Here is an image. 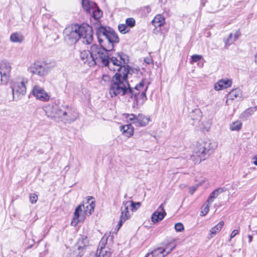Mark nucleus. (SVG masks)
<instances>
[{
    "instance_id": "f257e3e1",
    "label": "nucleus",
    "mask_w": 257,
    "mask_h": 257,
    "mask_svg": "<svg viewBox=\"0 0 257 257\" xmlns=\"http://www.w3.org/2000/svg\"><path fill=\"white\" fill-rule=\"evenodd\" d=\"M128 57L123 53H117L110 58H107V63L104 66L112 71L118 72L112 77V83L109 89L111 97L119 95L124 96L127 101L135 100L137 107L142 106L147 100L146 91L148 88L144 80L131 88L127 81L130 67L127 65Z\"/></svg>"
},
{
    "instance_id": "f03ea898",
    "label": "nucleus",
    "mask_w": 257,
    "mask_h": 257,
    "mask_svg": "<svg viewBox=\"0 0 257 257\" xmlns=\"http://www.w3.org/2000/svg\"><path fill=\"white\" fill-rule=\"evenodd\" d=\"M98 42L102 47L106 49H113L114 44L119 42V38L111 28L101 25L97 21L94 24Z\"/></svg>"
},
{
    "instance_id": "7ed1b4c3",
    "label": "nucleus",
    "mask_w": 257,
    "mask_h": 257,
    "mask_svg": "<svg viewBox=\"0 0 257 257\" xmlns=\"http://www.w3.org/2000/svg\"><path fill=\"white\" fill-rule=\"evenodd\" d=\"M216 147V143L209 140L201 142L194 149L191 159L195 164H199L206 160Z\"/></svg>"
},
{
    "instance_id": "20e7f679",
    "label": "nucleus",
    "mask_w": 257,
    "mask_h": 257,
    "mask_svg": "<svg viewBox=\"0 0 257 257\" xmlns=\"http://www.w3.org/2000/svg\"><path fill=\"white\" fill-rule=\"evenodd\" d=\"M28 82V79L26 77L19 78L14 80L12 84L13 98L18 101L24 96L26 92V84Z\"/></svg>"
},
{
    "instance_id": "39448f33",
    "label": "nucleus",
    "mask_w": 257,
    "mask_h": 257,
    "mask_svg": "<svg viewBox=\"0 0 257 257\" xmlns=\"http://www.w3.org/2000/svg\"><path fill=\"white\" fill-rule=\"evenodd\" d=\"M113 49H108L104 47H100L96 44H93L91 47V53L95 65L101 63L103 65L107 63V58H108V52Z\"/></svg>"
},
{
    "instance_id": "423d86ee",
    "label": "nucleus",
    "mask_w": 257,
    "mask_h": 257,
    "mask_svg": "<svg viewBox=\"0 0 257 257\" xmlns=\"http://www.w3.org/2000/svg\"><path fill=\"white\" fill-rule=\"evenodd\" d=\"M78 28V24H75L68 26L64 29V40L67 44L72 45L80 39Z\"/></svg>"
},
{
    "instance_id": "0eeeda50",
    "label": "nucleus",
    "mask_w": 257,
    "mask_h": 257,
    "mask_svg": "<svg viewBox=\"0 0 257 257\" xmlns=\"http://www.w3.org/2000/svg\"><path fill=\"white\" fill-rule=\"evenodd\" d=\"M50 70V67L45 62H35L28 68V71L32 74L40 77L46 76Z\"/></svg>"
},
{
    "instance_id": "6e6552de",
    "label": "nucleus",
    "mask_w": 257,
    "mask_h": 257,
    "mask_svg": "<svg viewBox=\"0 0 257 257\" xmlns=\"http://www.w3.org/2000/svg\"><path fill=\"white\" fill-rule=\"evenodd\" d=\"M109 237L111 239L109 235L104 234L99 242L97 253L90 254L89 257H110L111 252L107 245V241Z\"/></svg>"
},
{
    "instance_id": "1a4fd4ad",
    "label": "nucleus",
    "mask_w": 257,
    "mask_h": 257,
    "mask_svg": "<svg viewBox=\"0 0 257 257\" xmlns=\"http://www.w3.org/2000/svg\"><path fill=\"white\" fill-rule=\"evenodd\" d=\"M124 115L127 122H131L136 126H145L150 121V117L142 113H139L137 115L133 113L124 114Z\"/></svg>"
},
{
    "instance_id": "9d476101",
    "label": "nucleus",
    "mask_w": 257,
    "mask_h": 257,
    "mask_svg": "<svg viewBox=\"0 0 257 257\" xmlns=\"http://www.w3.org/2000/svg\"><path fill=\"white\" fill-rule=\"evenodd\" d=\"M78 34L80 39L82 40L84 43L90 44L93 41V31L91 27L87 24L78 25Z\"/></svg>"
},
{
    "instance_id": "9b49d317",
    "label": "nucleus",
    "mask_w": 257,
    "mask_h": 257,
    "mask_svg": "<svg viewBox=\"0 0 257 257\" xmlns=\"http://www.w3.org/2000/svg\"><path fill=\"white\" fill-rule=\"evenodd\" d=\"M60 113V118H63L69 123L73 122L78 117V113L76 110L68 106H62Z\"/></svg>"
},
{
    "instance_id": "f8f14e48",
    "label": "nucleus",
    "mask_w": 257,
    "mask_h": 257,
    "mask_svg": "<svg viewBox=\"0 0 257 257\" xmlns=\"http://www.w3.org/2000/svg\"><path fill=\"white\" fill-rule=\"evenodd\" d=\"M11 65L9 62L3 60L0 62V75L2 84H7L11 76Z\"/></svg>"
},
{
    "instance_id": "ddd939ff",
    "label": "nucleus",
    "mask_w": 257,
    "mask_h": 257,
    "mask_svg": "<svg viewBox=\"0 0 257 257\" xmlns=\"http://www.w3.org/2000/svg\"><path fill=\"white\" fill-rule=\"evenodd\" d=\"M32 95L38 100L46 102L50 99V95L45 89L39 85H35L32 90Z\"/></svg>"
},
{
    "instance_id": "4468645a",
    "label": "nucleus",
    "mask_w": 257,
    "mask_h": 257,
    "mask_svg": "<svg viewBox=\"0 0 257 257\" xmlns=\"http://www.w3.org/2000/svg\"><path fill=\"white\" fill-rule=\"evenodd\" d=\"M46 114L48 117L51 118H60L61 107L57 105L48 104L43 108Z\"/></svg>"
},
{
    "instance_id": "2eb2a0df",
    "label": "nucleus",
    "mask_w": 257,
    "mask_h": 257,
    "mask_svg": "<svg viewBox=\"0 0 257 257\" xmlns=\"http://www.w3.org/2000/svg\"><path fill=\"white\" fill-rule=\"evenodd\" d=\"M86 216H88L85 210L82 208V206L79 205L75 209L73 218L71 224L76 226L78 223L84 221Z\"/></svg>"
},
{
    "instance_id": "dca6fc26",
    "label": "nucleus",
    "mask_w": 257,
    "mask_h": 257,
    "mask_svg": "<svg viewBox=\"0 0 257 257\" xmlns=\"http://www.w3.org/2000/svg\"><path fill=\"white\" fill-rule=\"evenodd\" d=\"M130 203L128 201H123L121 207V214L120 220L117 224L118 229L122 226L123 223L128 219L131 215L130 212L128 211Z\"/></svg>"
},
{
    "instance_id": "f3484780",
    "label": "nucleus",
    "mask_w": 257,
    "mask_h": 257,
    "mask_svg": "<svg viewBox=\"0 0 257 257\" xmlns=\"http://www.w3.org/2000/svg\"><path fill=\"white\" fill-rule=\"evenodd\" d=\"M166 215V212L164 209L163 204H161L152 214L151 216L152 221L154 223L158 222L162 220Z\"/></svg>"
},
{
    "instance_id": "a211bd4d",
    "label": "nucleus",
    "mask_w": 257,
    "mask_h": 257,
    "mask_svg": "<svg viewBox=\"0 0 257 257\" xmlns=\"http://www.w3.org/2000/svg\"><path fill=\"white\" fill-rule=\"evenodd\" d=\"M80 57L82 62L91 67L95 65L94 58L91 55V49L90 51L84 50L80 53Z\"/></svg>"
},
{
    "instance_id": "6ab92c4d",
    "label": "nucleus",
    "mask_w": 257,
    "mask_h": 257,
    "mask_svg": "<svg viewBox=\"0 0 257 257\" xmlns=\"http://www.w3.org/2000/svg\"><path fill=\"white\" fill-rule=\"evenodd\" d=\"M164 23V18L161 15H157L152 21V24L155 27L153 30L154 33L158 34L161 31V27Z\"/></svg>"
},
{
    "instance_id": "aec40b11",
    "label": "nucleus",
    "mask_w": 257,
    "mask_h": 257,
    "mask_svg": "<svg viewBox=\"0 0 257 257\" xmlns=\"http://www.w3.org/2000/svg\"><path fill=\"white\" fill-rule=\"evenodd\" d=\"M232 81L229 79H222L218 81L214 85L215 90L219 91L230 87Z\"/></svg>"
},
{
    "instance_id": "412c9836",
    "label": "nucleus",
    "mask_w": 257,
    "mask_h": 257,
    "mask_svg": "<svg viewBox=\"0 0 257 257\" xmlns=\"http://www.w3.org/2000/svg\"><path fill=\"white\" fill-rule=\"evenodd\" d=\"M92 199V197L90 198H88L86 202L83 203L82 204L79 205L82 206V208L84 209L85 212L87 213L88 215H90L91 214L92 212L94 210V208L95 207L94 201H92L90 202V200Z\"/></svg>"
},
{
    "instance_id": "4be33fe9",
    "label": "nucleus",
    "mask_w": 257,
    "mask_h": 257,
    "mask_svg": "<svg viewBox=\"0 0 257 257\" xmlns=\"http://www.w3.org/2000/svg\"><path fill=\"white\" fill-rule=\"evenodd\" d=\"M165 251L163 249L161 246L154 248L151 252H149L145 257H165L166 255L165 254Z\"/></svg>"
},
{
    "instance_id": "5701e85b",
    "label": "nucleus",
    "mask_w": 257,
    "mask_h": 257,
    "mask_svg": "<svg viewBox=\"0 0 257 257\" xmlns=\"http://www.w3.org/2000/svg\"><path fill=\"white\" fill-rule=\"evenodd\" d=\"M240 35L239 30L236 31L233 34L230 33L227 38L224 40L225 46H229L234 43L239 38Z\"/></svg>"
},
{
    "instance_id": "b1692460",
    "label": "nucleus",
    "mask_w": 257,
    "mask_h": 257,
    "mask_svg": "<svg viewBox=\"0 0 257 257\" xmlns=\"http://www.w3.org/2000/svg\"><path fill=\"white\" fill-rule=\"evenodd\" d=\"M82 5L84 10L88 13H91V11L95 9L96 5L93 2L88 0H82Z\"/></svg>"
},
{
    "instance_id": "393cba45",
    "label": "nucleus",
    "mask_w": 257,
    "mask_h": 257,
    "mask_svg": "<svg viewBox=\"0 0 257 257\" xmlns=\"http://www.w3.org/2000/svg\"><path fill=\"white\" fill-rule=\"evenodd\" d=\"M190 116L193 120L199 122L202 116V113L200 109L196 108L192 110Z\"/></svg>"
},
{
    "instance_id": "a878e982",
    "label": "nucleus",
    "mask_w": 257,
    "mask_h": 257,
    "mask_svg": "<svg viewBox=\"0 0 257 257\" xmlns=\"http://www.w3.org/2000/svg\"><path fill=\"white\" fill-rule=\"evenodd\" d=\"M242 95L241 92L239 89L236 88L232 90L227 95V99L233 100L234 99H238L241 98ZM228 103V100H226Z\"/></svg>"
},
{
    "instance_id": "bb28decb",
    "label": "nucleus",
    "mask_w": 257,
    "mask_h": 257,
    "mask_svg": "<svg viewBox=\"0 0 257 257\" xmlns=\"http://www.w3.org/2000/svg\"><path fill=\"white\" fill-rule=\"evenodd\" d=\"M121 131L127 137H130L134 134V127L131 124L120 126Z\"/></svg>"
},
{
    "instance_id": "cd10ccee",
    "label": "nucleus",
    "mask_w": 257,
    "mask_h": 257,
    "mask_svg": "<svg viewBox=\"0 0 257 257\" xmlns=\"http://www.w3.org/2000/svg\"><path fill=\"white\" fill-rule=\"evenodd\" d=\"M24 40V37L22 34L19 32L13 33L10 36V40L13 43H21Z\"/></svg>"
},
{
    "instance_id": "c85d7f7f",
    "label": "nucleus",
    "mask_w": 257,
    "mask_h": 257,
    "mask_svg": "<svg viewBox=\"0 0 257 257\" xmlns=\"http://www.w3.org/2000/svg\"><path fill=\"white\" fill-rule=\"evenodd\" d=\"M223 188H219L213 191L210 195L207 201L208 204H211L213 201L214 199L216 198L220 193L223 192Z\"/></svg>"
},
{
    "instance_id": "c756f323",
    "label": "nucleus",
    "mask_w": 257,
    "mask_h": 257,
    "mask_svg": "<svg viewBox=\"0 0 257 257\" xmlns=\"http://www.w3.org/2000/svg\"><path fill=\"white\" fill-rule=\"evenodd\" d=\"M88 244V240L86 236H82L77 242V246L78 250L83 249Z\"/></svg>"
},
{
    "instance_id": "7c9ffc66",
    "label": "nucleus",
    "mask_w": 257,
    "mask_h": 257,
    "mask_svg": "<svg viewBox=\"0 0 257 257\" xmlns=\"http://www.w3.org/2000/svg\"><path fill=\"white\" fill-rule=\"evenodd\" d=\"M176 244L175 242H170L166 244L165 245L162 246V248L165 251V254L167 255L175 247Z\"/></svg>"
},
{
    "instance_id": "2f4dec72",
    "label": "nucleus",
    "mask_w": 257,
    "mask_h": 257,
    "mask_svg": "<svg viewBox=\"0 0 257 257\" xmlns=\"http://www.w3.org/2000/svg\"><path fill=\"white\" fill-rule=\"evenodd\" d=\"M242 122L240 120H236L232 122L229 126L231 131H239L241 129Z\"/></svg>"
},
{
    "instance_id": "473e14b6",
    "label": "nucleus",
    "mask_w": 257,
    "mask_h": 257,
    "mask_svg": "<svg viewBox=\"0 0 257 257\" xmlns=\"http://www.w3.org/2000/svg\"><path fill=\"white\" fill-rule=\"evenodd\" d=\"M223 225H224V222L222 221H220L215 226H214L211 228V229L210 230V233L212 235L216 234L217 232H218L221 229Z\"/></svg>"
},
{
    "instance_id": "72a5a7b5",
    "label": "nucleus",
    "mask_w": 257,
    "mask_h": 257,
    "mask_svg": "<svg viewBox=\"0 0 257 257\" xmlns=\"http://www.w3.org/2000/svg\"><path fill=\"white\" fill-rule=\"evenodd\" d=\"M91 13H92L93 17L96 20L99 19L102 16V12L97 9L96 7L91 11Z\"/></svg>"
},
{
    "instance_id": "f704fd0d",
    "label": "nucleus",
    "mask_w": 257,
    "mask_h": 257,
    "mask_svg": "<svg viewBox=\"0 0 257 257\" xmlns=\"http://www.w3.org/2000/svg\"><path fill=\"white\" fill-rule=\"evenodd\" d=\"M210 205L211 204H208L207 201L206 202L205 205L203 206L200 212V215L201 216H205L208 213Z\"/></svg>"
},
{
    "instance_id": "c9c22d12",
    "label": "nucleus",
    "mask_w": 257,
    "mask_h": 257,
    "mask_svg": "<svg viewBox=\"0 0 257 257\" xmlns=\"http://www.w3.org/2000/svg\"><path fill=\"white\" fill-rule=\"evenodd\" d=\"M130 203L129 207L132 208V211H136L140 206L141 203L140 202H134L133 201H128Z\"/></svg>"
},
{
    "instance_id": "e433bc0d",
    "label": "nucleus",
    "mask_w": 257,
    "mask_h": 257,
    "mask_svg": "<svg viewBox=\"0 0 257 257\" xmlns=\"http://www.w3.org/2000/svg\"><path fill=\"white\" fill-rule=\"evenodd\" d=\"M136 21L133 18H129L125 20V25L131 28H133L135 26Z\"/></svg>"
},
{
    "instance_id": "4c0bfd02",
    "label": "nucleus",
    "mask_w": 257,
    "mask_h": 257,
    "mask_svg": "<svg viewBox=\"0 0 257 257\" xmlns=\"http://www.w3.org/2000/svg\"><path fill=\"white\" fill-rule=\"evenodd\" d=\"M119 32L122 34H126L129 32V29L127 28L125 24H119L118 26Z\"/></svg>"
},
{
    "instance_id": "58836bf2",
    "label": "nucleus",
    "mask_w": 257,
    "mask_h": 257,
    "mask_svg": "<svg viewBox=\"0 0 257 257\" xmlns=\"http://www.w3.org/2000/svg\"><path fill=\"white\" fill-rule=\"evenodd\" d=\"M256 110V107H250L246 110H245L244 112V114L246 116H249L252 115L254 111Z\"/></svg>"
},
{
    "instance_id": "ea45409f",
    "label": "nucleus",
    "mask_w": 257,
    "mask_h": 257,
    "mask_svg": "<svg viewBox=\"0 0 257 257\" xmlns=\"http://www.w3.org/2000/svg\"><path fill=\"white\" fill-rule=\"evenodd\" d=\"M38 199L37 195L35 193L31 194L29 196L30 201L32 204H35L37 202Z\"/></svg>"
},
{
    "instance_id": "a19ab883",
    "label": "nucleus",
    "mask_w": 257,
    "mask_h": 257,
    "mask_svg": "<svg viewBox=\"0 0 257 257\" xmlns=\"http://www.w3.org/2000/svg\"><path fill=\"white\" fill-rule=\"evenodd\" d=\"M202 58V56L201 55H193L191 56V63L193 62H197Z\"/></svg>"
},
{
    "instance_id": "79ce46f5",
    "label": "nucleus",
    "mask_w": 257,
    "mask_h": 257,
    "mask_svg": "<svg viewBox=\"0 0 257 257\" xmlns=\"http://www.w3.org/2000/svg\"><path fill=\"white\" fill-rule=\"evenodd\" d=\"M204 182V180H203L200 182L198 184L196 185L195 186H192L190 188L189 190V193L192 195L194 192L197 190L199 186H200L202 185V184Z\"/></svg>"
},
{
    "instance_id": "37998d69",
    "label": "nucleus",
    "mask_w": 257,
    "mask_h": 257,
    "mask_svg": "<svg viewBox=\"0 0 257 257\" xmlns=\"http://www.w3.org/2000/svg\"><path fill=\"white\" fill-rule=\"evenodd\" d=\"M175 229L177 231L181 232L184 230V226L181 223H177L175 225Z\"/></svg>"
},
{
    "instance_id": "c03bdc74",
    "label": "nucleus",
    "mask_w": 257,
    "mask_h": 257,
    "mask_svg": "<svg viewBox=\"0 0 257 257\" xmlns=\"http://www.w3.org/2000/svg\"><path fill=\"white\" fill-rule=\"evenodd\" d=\"M111 77L108 75L103 74L102 77V81H104V83L108 82L110 81Z\"/></svg>"
},
{
    "instance_id": "a18cd8bd",
    "label": "nucleus",
    "mask_w": 257,
    "mask_h": 257,
    "mask_svg": "<svg viewBox=\"0 0 257 257\" xmlns=\"http://www.w3.org/2000/svg\"><path fill=\"white\" fill-rule=\"evenodd\" d=\"M239 233V230L238 229H234L233 230L232 232L231 233L230 236V239L229 241L231 240V239L233 238L235 235L238 234Z\"/></svg>"
},
{
    "instance_id": "49530a36",
    "label": "nucleus",
    "mask_w": 257,
    "mask_h": 257,
    "mask_svg": "<svg viewBox=\"0 0 257 257\" xmlns=\"http://www.w3.org/2000/svg\"><path fill=\"white\" fill-rule=\"evenodd\" d=\"M152 60L151 59V58H145V62L148 64H150L151 63H152Z\"/></svg>"
},
{
    "instance_id": "de8ad7c7",
    "label": "nucleus",
    "mask_w": 257,
    "mask_h": 257,
    "mask_svg": "<svg viewBox=\"0 0 257 257\" xmlns=\"http://www.w3.org/2000/svg\"><path fill=\"white\" fill-rule=\"evenodd\" d=\"M147 13H149L151 11V8L149 6H147L144 8Z\"/></svg>"
},
{
    "instance_id": "09e8293b",
    "label": "nucleus",
    "mask_w": 257,
    "mask_h": 257,
    "mask_svg": "<svg viewBox=\"0 0 257 257\" xmlns=\"http://www.w3.org/2000/svg\"><path fill=\"white\" fill-rule=\"evenodd\" d=\"M248 238L249 239V242H251L252 240V236L251 235H248Z\"/></svg>"
},
{
    "instance_id": "8fccbe9b",
    "label": "nucleus",
    "mask_w": 257,
    "mask_h": 257,
    "mask_svg": "<svg viewBox=\"0 0 257 257\" xmlns=\"http://www.w3.org/2000/svg\"><path fill=\"white\" fill-rule=\"evenodd\" d=\"M254 159H255V160L254 161L253 163L254 165L257 166V158H255Z\"/></svg>"
},
{
    "instance_id": "3c124183",
    "label": "nucleus",
    "mask_w": 257,
    "mask_h": 257,
    "mask_svg": "<svg viewBox=\"0 0 257 257\" xmlns=\"http://www.w3.org/2000/svg\"><path fill=\"white\" fill-rule=\"evenodd\" d=\"M255 62L257 64V53L256 54L255 56Z\"/></svg>"
}]
</instances>
